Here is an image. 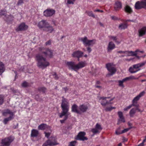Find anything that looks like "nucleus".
<instances>
[{
  "label": "nucleus",
  "mask_w": 146,
  "mask_h": 146,
  "mask_svg": "<svg viewBox=\"0 0 146 146\" xmlns=\"http://www.w3.org/2000/svg\"><path fill=\"white\" fill-rule=\"evenodd\" d=\"M76 143V141H72L70 142L68 146H75Z\"/></svg>",
  "instance_id": "37998d69"
},
{
  "label": "nucleus",
  "mask_w": 146,
  "mask_h": 146,
  "mask_svg": "<svg viewBox=\"0 0 146 146\" xmlns=\"http://www.w3.org/2000/svg\"><path fill=\"white\" fill-rule=\"evenodd\" d=\"M52 75L55 79L57 80L58 79L59 77L58 75L56 74V72H54L52 74Z\"/></svg>",
  "instance_id": "603ef678"
},
{
  "label": "nucleus",
  "mask_w": 146,
  "mask_h": 146,
  "mask_svg": "<svg viewBox=\"0 0 146 146\" xmlns=\"http://www.w3.org/2000/svg\"><path fill=\"white\" fill-rule=\"evenodd\" d=\"M101 84V83L100 81H97L95 85V87L96 88L101 90L102 88V86H100Z\"/></svg>",
  "instance_id": "72a5a7b5"
},
{
  "label": "nucleus",
  "mask_w": 146,
  "mask_h": 146,
  "mask_svg": "<svg viewBox=\"0 0 146 146\" xmlns=\"http://www.w3.org/2000/svg\"><path fill=\"white\" fill-rule=\"evenodd\" d=\"M118 114L119 118L123 117V113L121 111H119L118 113Z\"/></svg>",
  "instance_id": "13d9d810"
},
{
  "label": "nucleus",
  "mask_w": 146,
  "mask_h": 146,
  "mask_svg": "<svg viewBox=\"0 0 146 146\" xmlns=\"http://www.w3.org/2000/svg\"><path fill=\"white\" fill-rule=\"evenodd\" d=\"M139 50H137L135 52H133L132 51H118L117 52L119 53H125L127 54V56H136L137 54L136 52L139 51Z\"/></svg>",
  "instance_id": "a211bd4d"
},
{
  "label": "nucleus",
  "mask_w": 146,
  "mask_h": 146,
  "mask_svg": "<svg viewBox=\"0 0 146 146\" xmlns=\"http://www.w3.org/2000/svg\"><path fill=\"white\" fill-rule=\"evenodd\" d=\"M46 90V88L44 87H39L38 88V90L39 91L42 92L43 93H45Z\"/></svg>",
  "instance_id": "58836bf2"
},
{
  "label": "nucleus",
  "mask_w": 146,
  "mask_h": 146,
  "mask_svg": "<svg viewBox=\"0 0 146 146\" xmlns=\"http://www.w3.org/2000/svg\"><path fill=\"white\" fill-rule=\"evenodd\" d=\"M139 36V37L142 36L146 34V27H144L138 31Z\"/></svg>",
  "instance_id": "aec40b11"
},
{
  "label": "nucleus",
  "mask_w": 146,
  "mask_h": 146,
  "mask_svg": "<svg viewBox=\"0 0 146 146\" xmlns=\"http://www.w3.org/2000/svg\"><path fill=\"white\" fill-rule=\"evenodd\" d=\"M94 12H100L101 13L103 12V10H100V9H96L94 10Z\"/></svg>",
  "instance_id": "69168bd1"
},
{
  "label": "nucleus",
  "mask_w": 146,
  "mask_h": 146,
  "mask_svg": "<svg viewBox=\"0 0 146 146\" xmlns=\"http://www.w3.org/2000/svg\"><path fill=\"white\" fill-rule=\"evenodd\" d=\"M35 99L37 101H39L40 100V99L39 98V96L38 95H36L35 96Z\"/></svg>",
  "instance_id": "0e129e2a"
},
{
  "label": "nucleus",
  "mask_w": 146,
  "mask_h": 146,
  "mask_svg": "<svg viewBox=\"0 0 146 146\" xmlns=\"http://www.w3.org/2000/svg\"><path fill=\"white\" fill-rule=\"evenodd\" d=\"M121 127H119L116 130L115 133L116 135H119L121 134Z\"/></svg>",
  "instance_id": "ea45409f"
},
{
  "label": "nucleus",
  "mask_w": 146,
  "mask_h": 146,
  "mask_svg": "<svg viewBox=\"0 0 146 146\" xmlns=\"http://www.w3.org/2000/svg\"><path fill=\"white\" fill-rule=\"evenodd\" d=\"M80 40L85 46H88L87 48V51L88 53H90L92 50L89 46H93L95 43L96 40L95 39L88 40L87 37L86 36L81 38Z\"/></svg>",
  "instance_id": "f257e3e1"
},
{
  "label": "nucleus",
  "mask_w": 146,
  "mask_h": 146,
  "mask_svg": "<svg viewBox=\"0 0 146 146\" xmlns=\"http://www.w3.org/2000/svg\"><path fill=\"white\" fill-rule=\"evenodd\" d=\"M135 109H136V110H137L139 112H142V111H141V110L139 109L138 108V107H137L135 108Z\"/></svg>",
  "instance_id": "774afa93"
},
{
  "label": "nucleus",
  "mask_w": 146,
  "mask_h": 146,
  "mask_svg": "<svg viewBox=\"0 0 146 146\" xmlns=\"http://www.w3.org/2000/svg\"><path fill=\"white\" fill-rule=\"evenodd\" d=\"M106 67L110 72V73L107 75V76H112L115 73L116 70L113 64H106Z\"/></svg>",
  "instance_id": "6e6552de"
},
{
  "label": "nucleus",
  "mask_w": 146,
  "mask_h": 146,
  "mask_svg": "<svg viewBox=\"0 0 146 146\" xmlns=\"http://www.w3.org/2000/svg\"><path fill=\"white\" fill-rule=\"evenodd\" d=\"M110 38L112 39L113 41H115L116 42H117V38L116 36H109Z\"/></svg>",
  "instance_id": "8fccbe9b"
},
{
  "label": "nucleus",
  "mask_w": 146,
  "mask_h": 146,
  "mask_svg": "<svg viewBox=\"0 0 146 146\" xmlns=\"http://www.w3.org/2000/svg\"><path fill=\"white\" fill-rule=\"evenodd\" d=\"M115 47V45L113 42H109L108 48L107 50L108 52L114 49Z\"/></svg>",
  "instance_id": "393cba45"
},
{
  "label": "nucleus",
  "mask_w": 146,
  "mask_h": 146,
  "mask_svg": "<svg viewBox=\"0 0 146 146\" xmlns=\"http://www.w3.org/2000/svg\"><path fill=\"white\" fill-rule=\"evenodd\" d=\"M139 51H138L137 52H136V55L135 56V57L134 58H128V59H126V60H127V61H134V60L135 59H139L140 57L139 56H137V52H140L141 53H143V51H140L138 49Z\"/></svg>",
  "instance_id": "cd10ccee"
},
{
  "label": "nucleus",
  "mask_w": 146,
  "mask_h": 146,
  "mask_svg": "<svg viewBox=\"0 0 146 146\" xmlns=\"http://www.w3.org/2000/svg\"><path fill=\"white\" fill-rule=\"evenodd\" d=\"M129 80H137L139 78V77L138 78H136L135 77V76H129Z\"/></svg>",
  "instance_id": "09e8293b"
},
{
  "label": "nucleus",
  "mask_w": 146,
  "mask_h": 146,
  "mask_svg": "<svg viewBox=\"0 0 146 146\" xmlns=\"http://www.w3.org/2000/svg\"><path fill=\"white\" fill-rule=\"evenodd\" d=\"M86 13L89 16L91 17L94 18H95V16L92 11H86Z\"/></svg>",
  "instance_id": "c9c22d12"
},
{
  "label": "nucleus",
  "mask_w": 146,
  "mask_h": 146,
  "mask_svg": "<svg viewBox=\"0 0 146 146\" xmlns=\"http://www.w3.org/2000/svg\"><path fill=\"white\" fill-rule=\"evenodd\" d=\"M144 64H134L133 67H130L129 69V72L131 73L136 72L140 70L139 68L143 66Z\"/></svg>",
  "instance_id": "ddd939ff"
},
{
  "label": "nucleus",
  "mask_w": 146,
  "mask_h": 146,
  "mask_svg": "<svg viewBox=\"0 0 146 146\" xmlns=\"http://www.w3.org/2000/svg\"><path fill=\"white\" fill-rule=\"evenodd\" d=\"M127 23H121L119 25V28L121 29H124L127 28Z\"/></svg>",
  "instance_id": "7c9ffc66"
},
{
  "label": "nucleus",
  "mask_w": 146,
  "mask_h": 146,
  "mask_svg": "<svg viewBox=\"0 0 146 146\" xmlns=\"http://www.w3.org/2000/svg\"><path fill=\"white\" fill-rule=\"evenodd\" d=\"M28 86V84L26 82H25L23 83L22 86L23 87H26Z\"/></svg>",
  "instance_id": "6e6d98bb"
},
{
  "label": "nucleus",
  "mask_w": 146,
  "mask_h": 146,
  "mask_svg": "<svg viewBox=\"0 0 146 146\" xmlns=\"http://www.w3.org/2000/svg\"><path fill=\"white\" fill-rule=\"evenodd\" d=\"M51 43V40H48V41L46 42L45 43L46 45H50Z\"/></svg>",
  "instance_id": "4d7b16f0"
},
{
  "label": "nucleus",
  "mask_w": 146,
  "mask_h": 146,
  "mask_svg": "<svg viewBox=\"0 0 146 146\" xmlns=\"http://www.w3.org/2000/svg\"><path fill=\"white\" fill-rule=\"evenodd\" d=\"M145 94V92L143 91L140 93L139 94L135 97L132 101V104L133 106H137V101H138L140 98L144 95Z\"/></svg>",
  "instance_id": "9b49d317"
},
{
  "label": "nucleus",
  "mask_w": 146,
  "mask_h": 146,
  "mask_svg": "<svg viewBox=\"0 0 146 146\" xmlns=\"http://www.w3.org/2000/svg\"><path fill=\"white\" fill-rule=\"evenodd\" d=\"M146 140V138L145 139H144L143 140L142 143H140L139 144V145L140 146H143L144 145V143L145 142Z\"/></svg>",
  "instance_id": "338daca9"
},
{
  "label": "nucleus",
  "mask_w": 146,
  "mask_h": 146,
  "mask_svg": "<svg viewBox=\"0 0 146 146\" xmlns=\"http://www.w3.org/2000/svg\"><path fill=\"white\" fill-rule=\"evenodd\" d=\"M136 112V109H135V108H133L132 109L129 111V114L130 116L131 117H133Z\"/></svg>",
  "instance_id": "f704fd0d"
},
{
  "label": "nucleus",
  "mask_w": 146,
  "mask_h": 146,
  "mask_svg": "<svg viewBox=\"0 0 146 146\" xmlns=\"http://www.w3.org/2000/svg\"><path fill=\"white\" fill-rule=\"evenodd\" d=\"M135 8L137 10L144 8L146 9V0L137 1L135 4Z\"/></svg>",
  "instance_id": "39448f33"
},
{
  "label": "nucleus",
  "mask_w": 146,
  "mask_h": 146,
  "mask_svg": "<svg viewBox=\"0 0 146 146\" xmlns=\"http://www.w3.org/2000/svg\"><path fill=\"white\" fill-rule=\"evenodd\" d=\"M49 64H37V66L42 69H43L48 66Z\"/></svg>",
  "instance_id": "4c0bfd02"
},
{
  "label": "nucleus",
  "mask_w": 146,
  "mask_h": 146,
  "mask_svg": "<svg viewBox=\"0 0 146 146\" xmlns=\"http://www.w3.org/2000/svg\"><path fill=\"white\" fill-rule=\"evenodd\" d=\"M131 128V127H129L127 128H126L122 130L121 131V134L125 133L128 131L129 129Z\"/></svg>",
  "instance_id": "de8ad7c7"
},
{
  "label": "nucleus",
  "mask_w": 146,
  "mask_h": 146,
  "mask_svg": "<svg viewBox=\"0 0 146 146\" xmlns=\"http://www.w3.org/2000/svg\"><path fill=\"white\" fill-rule=\"evenodd\" d=\"M15 139L13 136H10L2 140L1 144L2 145L0 146H9L11 143Z\"/></svg>",
  "instance_id": "20e7f679"
},
{
  "label": "nucleus",
  "mask_w": 146,
  "mask_h": 146,
  "mask_svg": "<svg viewBox=\"0 0 146 146\" xmlns=\"http://www.w3.org/2000/svg\"><path fill=\"white\" fill-rule=\"evenodd\" d=\"M125 11L128 13L131 14L133 12V10L128 5H126L125 7Z\"/></svg>",
  "instance_id": "c85d7f7f"
},
{
  "label": "nucleus",
  "mask_w": 146,
  "mask_h": 146,
  "mask_svg": "<svg viewBox=\"0 0 146 146\" xmlns=\"http://www.w3.org/2000/svg\"><path fill=\"white\" fill-rule=\"evenodd\" d=\"M44 30L49 33H51L53 31H54V29L53 27L51 26L50 25L49 23L48 24L47 26L46 27Z\"/></svg>",
  "instance_id": "b1692460"
},
{
  "label": "nucleus",
  "mask_w": 146,
  "mask_h": 146,
  "mask_svg": "<svg viewBox=\"0 0 146 146\" xmlns=\"http://www.w3.org/2000/svg\"><path fill=\"white\" fill-rule=\"evenodd\" d=\"M111 18L112 20H117L119 19L117 17L115 16H112L111 17Z\"/></svg>",
  "instance_id": "680f3d73"
},
{
  "label": "nucleus",
  "mask_w": 146,
  "mask_h": 146,
  "mask_svg": "<svg viewBox=\"0 0 146 146\" xmlns=\"http://www.w3.org/2000/svg\"><path fill=\"white\" fill-rule=\"evenodd\" d=\"M48 23L46 20H42L38 23V27L40 28H44V29Z\"/></svg>",
  "instance_id": "6ab92c4d"
},
{
  "label": "nucleus",
  "mask_w": 146,
  "mask_h": 146,
  "mask_svg": "<svg viewBox=\"0 0 146 146\" xmlns=\"http://www.w3.org/2000/svg\"><path fill=\"white\" fill-rule=\"evenodd\" d=\"M4 96L2 95H0V105H2L3 103Z\"/></svg>",
  "instance_id": "a19ab883"
},
{
  "label": "nucleus",
  "mask_w": 146,
  "mask_h": 146,
  "mask_svg": "<svg viewBox=\"0 0 146 146\" xmlns=\"http://www.w3.org/2000/svg\"><path fill=\"white\" fill-rule=\"evenodd\" d=\"M8 114L10 115L9 116L5 118L3 120V123L5 125L9 121L11 120L14 118V113L9 109L5 110L2 113L3 115L4 116H6Z\"/></svg>",
  "instance_id": "f03ea898"
},
{
  "label": "nucleus",
  "mask_w": 146,
  "mask_h": 146,
  "mask_svg": "<svg viewBox=\"0 0 146 146\" xmlns=\"http://www.w3.org/2000/svg\"><path fill=\"white\" fill-rule=\"evenodd\" d=\"M56 139L54 137L50 138L46 141L43 145V146H52L58 144Z\"/></svg>",
  "instance_id": "423d86ee"
},
{
  "label": "nucleus",
  "mask_w": 146,
  "mask_h": 146,
  "mask_svg": "<svg viewBox=\"0 0 146 146\" xmlns=\"http://www.w3.org/2000/svg\"><path fill=\"white\" fill-rule=\"evenodd\" d=\"M13 16L10 15L8 16V17L6 18L5 20L7 22L9 23L11 22L13 20Z\"/></svg>",
  "instance_id": "2f4dec72"
},
{
  "label": "nucleus",
  "mask_w": 146,
  "mask_h": 146,
  "mask_svg": "<svg viewBox=\"0 0 146 146\" xmlns=\"http://www.w3.org/2000/svg\"><path fill=\"white\" fill-rule=\"evenodd\" d=\"M123 81L124 82L130 80L129 77H126L125 78L123 79Z\"/></svg>",
  "instance_id": "e2e57ef3"
},
{
  "label": "nucleus",
  "mask_w": 146,
  "mask_h": 146,
  "mask_svg": "<svg viewBox=\"0 0 146 146\" xmlns=\"http://www.w3.org/2000/svg\"><path fill=\"white\" fill-rule=\"evenodd\" d=\"M118 82L119 83L118 85L119 86L122 87L123 88L124 87L123 83L124 82L123 81V80H118Z\"/></svg>",
  "instance_id": "a18cd8bd"
},
{
  "label": "nucleus",
  "mask_w": 146,
  "mask_h": 146,
  "mask_svg": "<svg viewBox=\"0 0 146 146\" xmlns=\"http://www.w3.org/2000/svg\"><path fill=\"white\" fill-rule=\"evenodd\" d=\"M72 111L78 114L80 113V111L78 110V106L76 104H74L72 106Z\"/></svg>",
  "instance_id": "a878e982"
},
{
  "label": "nucleus",
  "mask_w": 146,
  "mask_h": 146,
  "mask_svg": "<svg viewBox=\"0 0 146 146\" xmlns=\"http://www.w3.org/2000/svg\"><path fill=\"white\" fill-rule=\"evenodd\" d=\"M41 53H38L36 55V60L38 62V64H49L46 58L43 57Z\"/></svg>",
  "instance_id": "7ed1b4c3"
},
{
  "label": "nucleus",
  "mask_w": 146,
  "mask_h": 146,
  "mask_svg": "<svg viewBox=\"0 0 146 146\" xmlns=\"http://www.w3.org/2000/svg\"><path fill=\"white\" fill-rule=\"evenodd\" d=\"M39 133L38 131L35 129H33L31 131V136L33 137H37Z\"/></svg>",
  "instance_id": "bb28decb"
},
{
  "label": "nucleus",
  "mask_w": 146,
  "mask_h": 146,
  "mask_svg": "<svg viewBox=\"0 0 146 146\" xmlns=\"http://www.w3.org/2000/svg\"><path fill=\"white\" fill-rule=\"evenodd\" d=\"M69 69L77 71L85 66V64H67Z\"/></svg>",
  "instance_id": "9d476101"
},
{
  "label": "nucleus",
  "mask_w": 146,
  "mask_h": 146,
  "mask_svg": "<svg viewBox=\"0 0 146 146\" xmlns=\"http://www.w3.org/2000/svg\"><path fill=\"white\" fill-rule=\"evenodd\" d=\"M91 131L94 134L100 133V131L97 129L96 128H93L92 129Z\"/></svg>",
  "instance_id": "79ce46f5"
},
{
  "label": "nucleus",
  "mask_w": 146,
  "mask_h": 146,
  "mask_svg": "<svg viewBox=\"0 0 146 146\" xmlns=\"http://www.w3.org/2000/svg\"><path fill=\"white\" fill-rule=\"evenodd\" d=\"M95 128L100 131L102 129V128L101 125L98 123L96 124Z\"/></svg>",
  "instance_id": "c03bdc74"
},
{
  "label": "nucleus",
  "mask_w": 146,
  "mask_h": 146,
  "mask_svg": "<svg viewBox=\"0 0 146 146\" xmlns=\"http://www.w3.org/2000/svg\"><path fill=\"white\" fill-rule=\"evenodd\" d=\"M28 26L25 23L23 22L20 23L16 29L15 30L17 32L26 30L28 28Z\"/></svg>",
  "instance_id": "4468645a"
},
{
  "label": "nucleus",
  "mask_w": 146,
  "mask_h": 146,
  "mask_svg": "<svg viewBox=\"0 0 146 146\" xmlns=\"http://www.w3.org/2000/svg\"><path fill=\"white\" fill-rule=\"evenodd\" d=\"M51 127L50 126L45 123H42L38 127V129L39 130H44L46 129H50Z\"/></svg>",
  "instance_id": "412c9836"
},
{
  "label": "nucleus",
  "mask_w": 146,
  "mask_h": 146,
  "mask_svg": "<svg viewBox=\"0 0 146 146\" xmlns=\"http://www.w3.org/2000/svg\"><path fill=\"white\" fill-rule=\"evenodd\" d=\"M88 107L87 105L82 104L79 106V109L80 111L82 112H85L87 110Z\"/></svg>",
  "instance_id": "5701e85b"
},
{
  "label": "nucleus",
  "mask_w": 146,
  "mask_h": 146,
  "mask_svg": "<svg viewBox=\"0 0 146 146\" xmlns=\"http://www.w3.org/2000/svg\"><path fill=\"white\" fill-rule=\"evenodd\" d=\"M62 112L60 113L59 115L60 118H62L64 115L66 116V115H68L67 113L69 110L63 109H62Z\"/></svg>",
  "instance_id": "c756f323"
},
{
  "label": "nucleus",
  "mask_w": 146,
  "mask_h": 146,
  "mask_svg": "<svg viewBox=\"0 0 146 146\" xmlns=\"http://www.w3.org/2000/svg\"><path fill=\"white\" fill-rule=\"evenodd\" d=\"M41 52L42 53L44 54L46 57L48 56L51 58L53 56V51L49 48H47L45 51H42Z\"/></svg>",
  "instance_id": "f3484780"
},
{
  "label": "nucleus",
  "mask_w": 146,
  "mask_h": 146,
  "mask_svg": "<svg viewBox=\"0 0 146 146\" xmlns=\"http://www.w3.org/2000/svg\"><path fill=\"white\" fill-rule=\"evenodd\" d=\"M7 11L6 9H2L0 11V17L2 16H5L6 15Z\"/></svg>",
  "instance_id": "473e14b6"
},
{
  "label": "nucleus",
  "mask_w": 146,
  "mask_h": 146,
  "mask_svg": "<svg viewBox=\"0 0 146 146\" xmlns=\"http://www.w3.org/2000/svg\"><path fill=\"white\" fill-rule=\"evenodd\" d=\"M4 65L0 64V75H1L5 70V68Z\"/></svg>",
  "instance_id": "e433bc0d"
},
{
  "label": "nucleus",
  "mask_w": 146,
  "mask_h": 146,
  "mask_svg": "<svg viewBox=\"0 0 146 146\" xmlns=\"http://www.w3.org/2000/svg\"><path fill=\"white\" fill-rule=\"evenodd\" d=\"M122 7V4L121 3L118 1H116L115 3L114 9L115 11H119L120 10Z\"/></svg>",
  "instance_id": "4be33fe9"
},
{
  "label": "nucleus",
  "mask_w": 146,
  "mask_h": 146,
  "mask_svg": "<svg viewBox=\"0 0 146 146\" xmlns=\"http://www.w3.org/2000/svg\"><path fill=\"white\" fill-rule=\"evenodd\" d=\"M55 12V11L54 9H48L44 11L43 15L45 17H50L54 15Z\"/></svg>",
  "instance_id": "f8f14e48"
},
{
  "label": "nucleus",
  "mask_w": 146,
  "mask_h": 146,
  "mask_svg": "<svg viewBox=\"0 0 146 146\" xmlns=\"http://www.w3.org/2000/svg\"><path fill=\"white\" fill-rule=\"evenodd\" d=\"M84 53L82 51L78 50L74 51L72 54V57L76 58L79 60V58L83 56Z\"/></svg>",
  "instance_id": "dca6fc26"
},
{
  "label": "nucleus",
  "mask_w": 146,
  "mask_h": 146,
  "mask_svg": "<svg viewBox=\"0 0 146 146\" xmlns=\"http://www.w3.org/2000/svg\"><path fill=\"white\" fill-rule=\"evenodd\" d=\"M119 118L120 119L118 121V122L117 123V124L119 125L120 124V121L123 123H124L125 122V120L123 117H122Z\"/></svg>",
  "instance_id": "49530a36"
},
{
  "label": "nucleus",
  "mask_w": 146,
  "mask_h": 146,
  "mask_svg": "<svg viewBox=\"0 0 146 146\" xmlns=\"http://www.w3.org/2000/svg\"><path fill=\"white\" fill-rule=\"evenodd\" d=\"M44 133L45 134V136L47 138H48L50 135V133H46L44 132Z\"/></svg>",
  "instance_id": "052dcab7"
},
{
  "label": "nucleus",
  "mask_w": 146,
  "mask_h": 146,
  "mask_svg": "<svg viewBox=\"0 0 146 146\" xmlns=\"http://www.w3.org/2000/svg\"><path fill=\"white\" fill-rule=\"evenodd\" d=\"M75 0H68L67 3L69 4H73Z\"/></svg>",
  "instance_id": "5fc2aeb1"
},
{
  "label": "nucleus",
  "mask_w": 146,
  "mask_h": 146,
  "mask_svg": "<svg viewBox=\"0 0 146 146\" xmlns=\"http://www.w3.org/2000/svg\"><path fill=\"white\" fill-rule=\"evenodd\" d=\"M132 106H133L132 104L131 105H130L129 106H127L126 108H124V110L125 111H127L128 110L130 109Z\"/></svg>",
  "instance_id": "864d4df0"
},
{
  "label": "nucleus",
  "mask_w": 146,
  "mask_h": 146,
  "mask_svg": "<svg viewBox=\"0 0 146 146\" xmlns=\"http://www.w3.org/2000/svg\"><path fill=\"white\" fill-rule=\"evenodd\" d=\"M109 98V97H100L99 99V102L101 103V104L104 106H105L106 105L110 104H111L112 103H111L110 102L113 100V98L110 100L109 101H108L106 100V99Z\"/></svg>",
  "instance_id": "1a4fd4ad"
},
{
  "label": "nucleus",
  "mask_w": 146,
  "mask_h": 146,
  "mask_svg": "<svg viewBox=\"0 0 146 146\" xmlns=\"http://www.w3.org/2000/svg\"><path fill=\"white\" fill-rule=\"evenodd\" d=\"M85 135V132H80L78 133V135L76 136V139L77 140L82 141L87 140L88 139L86 137L84 136Z\"/></svg>",
  "instance_id": "2eb2a0df"
},
{
  "label": "nucleus",
  "mask_w": 146,
  "mask_h": 146,
  "mask_svg": "<svg viewBox=\"0 0 146 146\" xmlns=\"http://www.w3.org/2000/svg\"><path fill=\"white\" fill-rule=\"evenodd\" d=\"M115 108L114 107H107L106 108V110L107 111H111L113 109H115Z\"/></svg>",
  "instance_id": "3c124183"
},
{
  "label": "nucleus",
  "mask_w": 146,
  "mask_h": 146,
  "mask_svg": "<svg viewBox=\"0 0 146 146\" xmlns=\"http://www.w3.org/2000/svg\"><path fill=\"white\" fill-rule=\"evenodd\" d=\"M23 0H19L17 3V5H21V4L23 3Z\"/></svg>",
  "instance_id": "bf43d9fd"
},
{
  "label": "nucleus",
  "mask_w": 146,
  "mask_h": 146,
  "mask_svg": "<svg viewBox=\"0 0 146 146\" xmlns=\"http://www.w3.org/2000/svg\"><path fill=\"white\" fill-rule=\"evenodd\" d=\"M62 98L61 105L62 109L69 110V104L68 100L67 99L64 98V96H62Z\"/></svg>",
  "instance_id": "0eeeda50"
}]
</instances>
